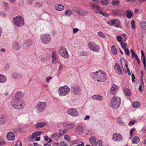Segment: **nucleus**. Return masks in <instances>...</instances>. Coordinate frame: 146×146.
Listing matches in <instances>:
<instances>
[{
	"label": "nucleus",
	"mask_w": 146,
	"mask_h": 146,
	"mask_svg": "<svg viewBox=\"0 0 146 146\" xmlns=\"http://www.w3.org/2000/svg\"><path fill=\"white\" fill-rule=\"evenodd\" d=\"M13 108L16 110H21L24 108L25 104L24 100L20 98H14L11 101Z\"/></svg>",
	"instance_id": "obj_1"
},
{
	"label": "nucleus",
	"mask_w": 146,
	"mask_h": 146,
	"mask_svg": "<svg viewBox=\"0 0 146 146\" xmlns=\"http://www.w3.org/2000/svg\"><path fill=\"white\" fill-rule=\"evenodd\" d=\"M121 103L120 98L117 96H114L111 100V106L113 109H117L119 108Z\"/></svg>",
	"instance_id": "obj_2"
},
{
	"label": "nucleus",
	"mask_w": 146,
	"mask_h": 146,
	"mask_svg": "<svg viewBox=\"0 0 146 146\" xmlns=\"http://www.w3.org/2000/svg\"><path fill=\"white\" fill-rule=\"evenodd\" d=\"M70 89L68 86H65L60 87L58 90V93L60 96H65L68 95L70 92Z\"/></svg>",
	"instance_id": "obj_3"
},
{
	"label": "nucleus",
	"mask_w": 146,
	"mask_h": 146,
	"mask_svg": "<svg viewBox=\"0 0 146 146\" xmlns=\"http://www.w3.org/2000/svg\"><path fill=\"white\" fill-rule=\"evenodd\" d=\"M15 24L18 27H21L24 25V21L22 17L18 16L13 18Z\"/></svg>",
	"instance_id": "obj_4"
},
{
	"label": "nucleus",
	"mask_w": 146,
	"mask_h": 146,
	"mask_svg": "<svg viewBox=\"0 0 146 146\" xmlns=\"http://www.w3.org/2000/svg\"><path fill=\"white\" fill-rule=\"evenodd\" d=\"M40 38L42 42L46 44L48 43L51 40L50 36L48 34H42L40 35Z\"/></svg>",
	"instance_id": "obj_5"
},
{
	"label": "nucleus",
	"mask_w": 146,
	"mask_h": 146,
	"mask_svg": "<svg viewBox=\"0 0 146 146\" xmlns=\"http://www.w3.org/2000/svg\"><path fill=\"white\" fill-rule=\"evenodd\" d=\"M46 106V103L45 102H38L35 106V108L38 113L42 111L45 109Z\"/></svg>",
	"instance_id": "obj_6"
},
{
	"label": "nucleus",
	"mask_w": 146,
	"mask_h": 146,
	"mask_svg": "<svg viewBox=\"0 0 146 146\" xmlns=\"http://www.w3.org/2000/svg\"><path fill=\"white\" fill-rule=\"evenodd\" d=\"M88 46L89 48L92 51L98 52L100 48L98 45L94 42H89Z\"/></svg>",
	"instance_id": "obj_7"
},
{
	"label": "nucleus",
	"mask_w": 146,
	"mask_h": 146,
	"mask_svg": "<svg viewBox=\"0 0 146 146\" xmlns=\"http://www.w3.org/2000/svg\"><path fill=\"white\" fill-rule=\"evenodd\" d=\"M59 53L60 56L64 58H68L69 57L68 52L66 48L63 46L60 47Z\"/></svg>",
	"instance_id": "obj_8"
},
{
	"label": "nucleus",
	"mask_w": 146,
	"mask_h": 146,
	"mask_svg": "<svg viewBox=\"0 0 146 146\" xmlns=\"http://www.w3.org/2000/svg\"><path fill=\"white\" fill-rule=\"evenodd\" d=\"M98 79L97 81L103 82L106 80V74L102 71H98Z\"/></svg>",
	"instance_id": "obj_9"
},
{
	"label": "nucleus",
	"mask_w": 146,
	"mask_h": 146,
	"mask_svg": "<svg viewBox=\"0 0 146 146\" xmlns=\"http://www.w3.org/2000/svg\"><path fill=\"white\" fill-rule=\"evenodd\" d=\"M122 139V137L120 134L115 133L113 135L112 139L114 141H120Z\"/></svg>",
	"instance_id": "obj_10"
},
{
	"label": "nucleus",
	"mask_w": 146,
	"mask_h": 146,
	"mask_svg": "<svg viewBox=\"0 0 146 146\" xmlns=\"http://www.w3.org/2000/svg\"><path fill=\"white\" fill-rule=\"evenodd\" d=\"M68 113L73 117L76 116L78 115V112L76 110L73 108H71L68 110Z\"/></svg>",
	"instance_id": "obj_11"
},
{
	"label": "nucleus",
	"mask_w": 146,
	"mask_h": 146,
	"mask_svg": "<svg viewBox=\"0 0 146 146\" xmlns=\"http://www.w3.org/2000/svg\"><path fill=\"white\" fill-rule=\"evenodd\" d=\"M119 89V87L115 84H113L110 89V93L111 95L115 94Z\"/></svg>",
	"instance_id": "obj_12"
},
{
	"label": "nucleus",
	"mask_w": 146,
	"mask_h": 146,
	"mask_svg": "<svg viewBox=\"0 0 146 146\" xmlns=\"http://www.w3.org/2000/svg\"><path fill=\"white\" fill-rule=\"evenodd\" d=\"M121 62L124 71L126 72L129 70V69L125 60L123 58H121Z\"/></svg>",
	"instance_id": "obj_13"
},
{
	"label": "nucleus",
	"mask_w": 146,
	"mask_h": 146,
	"mask_svg": "<svg viewBox=\"0 0 146 146\" xmlns=\"http://www.w3.org/2000/svg\"><path fill=\"white\" fill-rule=\"evenodd\" d=\"M115 70L118 74L122 75V70L120 65L117 63L114 66Z\"/></svg>",
	"instance_id": "obj_14"
},
{
	"label": "nucleus",
	"mask_w": 146,
	"mask_h": 146,
	"mask_svg": "<svg viewBox=\"0 0 146 146\" xmlns=\"http://www.w3.org/2000/svg\"><path fill=\"white\" fill-rule=\"evenodd\" d=\"M73 91L76 95H78L80 92L81 90L80 87L77 85L74 86L73 87Z\"/></svg>",
	"instance_id": "obj_15"
},
{
	"label": "nucleus",
	"mask_w": 146,
	"mask_h": 146,
	"mask_svg": "<svg viewBox=\"0 0 146 146\" xmlns=\"http://www.w3.org/2000/svg\"><path fill=\"white\" fill-rule=\"evenodd\" d=\"M55 9L58 11H61L64 9V7L60 4H56L54 6Z\"/></svg>",
	"instance_id": "obj_16"
},
{
	"label": "nucleus",
	"mask_w": 146,
	"mask_h": 146,
	"mask_svg": "<svg viewBox=\"0 0 146 146\" xmlns=\"http://www.w3.org/2000/svg\"><path fill=\"white\" fill-rule=\"evenodd\" d=\"M21 47L20 44L18 42H15L13 44L12 48L15 50H18L20 49Z\"/></svg>",
	"instance_id": "obj_17"
},
{
	"label": "nucleus",
	"mask_w": 146,
	"mask_h": 146,
	"mask_svg": "<svg viewBox=\"0 0 146 146\" xmlns=\"http://www.w3.org/2000/svg\"><path fill=\"white\" fill-rule=\"evenodd\" d=\"M112 12L117 16H121L123 13V10L121 9L114 10L112 11Z\"/></svg>",
	"instance_id": "obj_18"
},
{
	"label": "nucleus",
	"mask_w": 146,
	"mask_h": 146,
	"mask_svg": "<svg viewBox=\"0 0 146 146\" xmlns=\"http://www.w3.org/2000/svg\"><path fill=\"white\" fill-rule=\"evenodd\" d=\"M14 134L11 132H9L7 134V137L9 141H12L15 138Z\"/></svg>",
	"instance_id": "obj_19"
},
{
	"label": "nucleus",
	"mask_w": 146,
	"mask_h": 146,
	"mask_svg": "<svg viewBox=\"0 0 146 146\" xmlns=\"http://www.w3.org/2000/svg\"><path fill=\"white\" fill-rule=\"evenodd\" d=\"M7 119V117L5 115H1L0 116V124L1 125L4 124Z\"/></svg>",
	"instance_id": "obj_20"
},
{
	"label": "nucleus",
	"mask_w": 146,
	"mask_h": 146,
	"mask_svg": "<svg viewBox=\"0 0 146 146\" xmlns=\"http://www.w3.org/2000/svg\"><path fill=\"white\" fill-rule=\"evenodd\" d=\"M98 71L96 72L92 73L91 74L92 78L94 79V80L97 81L98 79Z\"/></svg>",
	"instance_id": "obj_21"
},
{
	"label": "nucleus",
	"mask_w": 146,
	"mask_h": 146,
	"mask_svg": "<svg viewBox=\"0 0 146 146\" xmlns=\"http://www.w3.org/2000/svg\"><path fill=\"white\" fill-rule=\"evenodd\" d=\"M92 98L94 100L101 101L102 100V97L99 95H93L92 97Z\"/></svg>",
	"instance_id": "obj_22"
},
{
	"label": "nucleus",
	"mask_w": 146,
	"mask_h": 146,
	"mask_svg": "<svg viewBox=\"0 0 146 146\" xmlns=\"http://www.w3.org/2000/svg\"><path fill=\"white\" fill-rule=\"evenodd\" d=\"M95 12L97 13H100L106 17H108L109 16V15L105 12H103L102 10L100 8L98 11H96Z\"/></svg>",
	"instance_id": "obj_23"
},
{
	"label": "nucleus",
	"mask_w": 146,
	"mask_h": 146,
	"mask_svg": "<svg viewBox=\"0 0 146 146\" xmlns=\"http://www.w3.org/2000/svg\"><path fill=\"white\" fill-rule=\"evenodd\" d=\"M12 78L14 79H20L22 78L21 75L17 73H14L11 75Z\"/></svg>",
	"instance_id": "obj_24"
},
{
	"label": "nucleus",
	"mask_w": 146,
	"mask_h": 146,
	"mask_svg": "<svg viewBox=\"0 0 146 146\" xmlns=\"http://www.w3.org/2000/svg\"><path fill=\"white\" fill-rule=\"evenodd\" d=\"M83 131V127L81 125H78L76 129V132L79 133H82Z\"/></svg>",
	"instance_id": "obj_25"
},
{
	"label": "nucleus",
	"mask_w": 146,
	"mask_h": 146,
	"mask_svg": "<svg viewBox=\"0 0 146 146\" xmlns=\"http://www.w3.org/2000/svg\"><path fill=\"white\" fill-rule=\"evenodd\" d=\"M46 123L44 122H40L36 124L35 126V128H40L44 127L46 125Z\"/></svg>",
	"instance_id": "obj_26"
},
{
	"label": "nucleus",
	"mask_w": 146,
	"mask_h": 146,
	"mask_svg": "<svg viewBox=\"0 0 146 146\" xmlns=\"http://www.w3.org/2000/svg\"><path fill=\"white\" fill-rule=\"evenodd\" d=\"M127 13L126 17L128 19L131 18L133 15V13L130 9L127 10L125 11Z\"/></svg>",
	"instance_id": "obj_27"
},
{
	"label": "nucleus",
	"mask_w": 146,
	"mask_h": 146,
	"mask_svg": "<svg viewBox=\"0 0 146 146\" xmlns=\"http://www.w3.org/2000/svg\"><path fill=\"white\" fill-rule=\"evenodd\" d=\"M139 137L135 136L132 139V143L133 144L138 143L139 142Z\"/></svg>",
	"instance_id": "obj_28"
},
{
	"label": "nucleus",
	"mask_w": 146,
	"mask_h": 146,
	"mask_svg": "<svg viewBox=\"0 0 146 146\" xmlns=\"http://www.w3.org/2000/svg\"><path fill=\"white\" fill-rule=\"evenodd\" d=\"M7 80V78L5 76L0 74V82L3 83L6 82Z\"/></svg>",
	"instance_id": "obj_29"
},
{
	"label": "nucleus",
	"mask_w": 146,
	"mask_h": 146,
	"mask_svg": "<svg viewBox=\"0 0 146 146\" xmlns=\"http://www.w3.org/2000/svg\"><path fill=\"white\" fill-rule=\"evenodd\" d=\"M96 141V139L95 137H92L90 139V141L91 144L93 146H94Z\"/></svg>",
	"instance_id": "obj_30"
},
{
	"label": "nucleus",
	"mask_w": 146,
	"mask_h": 146,
	"mask_svg": "<svg viewBox=\"0 0 146 146\" xmlns=\"http://www.w3.org/2000/svg\"><path fill=\"white\" fill-rule=\"evenodd\" d=\"M42 131L40 132H35L33 133V135L31 137V139H34V138L35 137H36L37 136H39L40 135V132H42Z\"/></svg>",
	"instance_id": "obj_31"
},
{
	"label": "nucleus",
	"mask_w": 146,
	"mask_h": 146,
	"mask_svg": "<svg viewBox=\"0 0 146 146\" xmlns=\"http://www.w3.org/2000/svg\"><path fill=\"white\" fill-rule=\"evenodd\" d=\"M74 127V125L73 123H71L67 124H66V127L67 129L70 130L73 128Z\"/></svg>",
	"instance_id": "obj_32"
},
{
	"label": "nucleus",
	"mask_w": 146,
	"mask_h": 146,
	"mask_svg": "<svg viewBox=\"0 0 146 146\" xmlns=\"http://www.w3.org/2000/svg\"><path fill=\"white\" fill-rule=\"evenodd\" d=\"M124 93L127 96H130L131 94L130 90L127 88H125L124 89Z\"/></svg>",
	"instance_id": "obj_33"
},
{
	"label": "nucleus",
	"mask_w": 146,
	"mask_h": 146,
	"mask_svg": "<svg viewBox=\"0 0 146 146\" xmlns=\"http://www.w3.org/2000/svg\"><path fill=\"white\" fill-rule=\"evenodd\" d=\"M140 26L143 29H146V22H141L140 23Z\"/></svg>",
	"instance_id": "obj_34"
},
{
	"label": "nucleus",
	"mask_w": 146,
	"mask_h": 146,
	"mask_svg": "<svg viewBox=\"0 0 146 146\" xmlns=\"http://www.w3.org/2000/svg\"><path fill=\"white\" fill-rule=\"evenodd\" d=\"M111 52L114 55H115L117 54V52L116 48L114 45H112L111 47Z\"/></svg>",
	"instance_id": "obj_35"
},
{
	"label": "nucleus",
	"mask_w": 146,
	"mask_h": 146,
	"mask_svg": "<svg viewBox=\"0 0 146 146\" xmlns=\"http://www.w3.org/2000/svg\"><path fill=\"white\" fill-rule=\"evenodd\" d=\"M90 5L92 7L94 8V9L96 11H98L100 7L98 6L97 5H95L93 3H90Z\"/></svg>",
	"instance_id": "obj_36"
},
{
	"label": "nucleus",
	"mask_w": 146,
	"mask_h": 146,
	"mask_svg": "<svg viewBox=\"0 0 146 146\" xmlns=\"http://www.w3.org/2000/svg\"><path fill=\"white\" fill-rule=\"evenodd\" d=\"M111 3L112 5L114 6H117L119 5V2L118 0H113L112 1Z\"/></svg>",
	"instance_id": "obj_37"
},
{
	"label": "nucleus",
	"mask_w": 146,
	"mask_h": 146,
	"mask_svg": "<svg viewBox=\"0 0 146 146\" xmlns=\"http://www.w3.org/2000/svg\"><path fill=\"white\" fill-rule=\"evenodd\" d=\"M52 62L53 64H56L58 62V57L52 58Z\"/></svg>",
	"instance_id": "obj_38"
},
{
	"label": "nucleus",
	"mask_w": 146,
	"mask_h": 146,
	"mask_svg": "<svg viewBox=\"0 0 146 146\" xmlns=\"http://www.w3.org/2000/svg\"><path fill=\"white\" fill-rule=\"evenodd\" d=\"M72 14L71 11L69 10H67L65 12L64 14L67 16H70Z\"/></svg>",
	"instance_id": "obj_39"
},
{
	"label": "nucleus",
	"mask_w": 146,
	"mask_h": 146,
	"mask_svg": "<svg viewBox=\"0 0 146 146\" xmlns=\"http://www.w3.org/2000/svg\"><path fill=\"white\" fill-rule=\"evenodd\" d=\"M115 23V21L114 19H112L108 22V23L110 26H113L114 25Z\"/></svg>",
	"instance_id": "obj_40"
},
{
	"label": "nucleus",
	"mask_w": 146,
	"mask_h": 146,
	"mask_svg": "<svg viewBox=\"0 0 146 146\" xmlns=\"http://www.w3.org/2000/svg\"><path fill=\"white\" fill-rule=\"evenodd\" d=\"M98 35L100 37L103 38H106L105 35L101 32H99L98 33Z\"/></svg>",
	"instance_id": "obj_41"
},
{
	"label": "nucleus",
	"mask_w": 146,
	"mask_h": 146,
	"mask_svg": "<svg viewBox=\"0 0 146 146\" xmlns=\"http://www.w3.org/2000/svg\"><path fill=\"white\" fill-rule=\"evenodd\" d=\"M139 103L137 102H133L132 104V105L133 107L137 108L139 106Z\"/></svg>",
	"instance_id": "obj_42"
},
{
	"label": "nucleus",
	"mask_w": 146,
	"mask_h": 146,
	"mask_svg": "<svg viewBox=\"0 0 146 146\" xmlns=\"http://www.w3.org/2000/svg\"><path fill=\"white\" fill-rule=\"evenodd\" d=\"M131 27L132 29H135V21L134 20H132L131 21Z\"/></svg>",
	"instance_id": "obj_43"
},
{
	"label": "nucleus",
	"mask_w": 146,
	"mask_h": 146,
	"mask_svg": "<svg viewBox=\"0 0 146 146\" xmlns=\"http://www.w3.org/2000/svg\"><path fill=\"white\" fill-rule=\"evenodd\" d=\"M82 10L81 9L77 8L76 9V13L78 15H81V14Z\"/></svg>",
	"instance_id": "obj_44"
},
{
	"label": "nucleus",
	"mask_w": 146,
	"mask_h": 146,
	"mask_svg": "<svg viewBox=\"0 0 146 146\" xmlns=\"http://www.w3.org/2000/svg\"><path fill=\"white\" fill-rule=\"evenodd\" d=\"M141 58L143 60V64L144 66V68H145L146 67V58L145 56H143L142 57L141 56Z\"/></svg>",
	"instance_id": "obj_45"
},
{
	"label": "nucleus",
	"mask_w": 146,
	"mask_h": 146,
	"mask_svg": "<svg viewBox=\"0 0 146 146\" xmlns=\"http://www.w3.org/2000/svg\"><path fill=\"white\" fill-rule=\"evenodd\" d=\"M101 3L103 5H106L108 4V0H101Z\"/></svg>",
	"instance_id": "obj_46"
},
{
	"label": "nucleus",
	"mask_w": 146,
	"mask_h": 146,
	"mask_svg": "<svg viewBox=\"0 0 146 146\" xmlns=\"http://www.w3.org/2000/svg\"><path fill=\"white\" fill-rule=\"evenodd\" d=\"M22 93L20 91L17 92L16 94V98H20L22 96Z\"/></svg>",
	"instance_id": "obj_47"
},
{
	"label": "nucleus",
	"mask_w": 146,
	"mask_h": 146,
	"mask_svg": "<svg viewBox=\"0 0 146 146\" xmlns=\"http://www.w3.org/2000/svg\"><path fill=\"white\" fill-rule=\"evenodd\" d=\"M127 45V43L124 42H122L121 43V46L123 49H125V48Z\"/></svg>",
	"instance_id": "obj_48"
},
{
	"label": "nucleus",
	"mask_w": 146,
	"mask_h": 146,
	"mask_svg": "<svg viewBox=\"0 0 146 146\" xmlns=\"http://www.w3.org/2000/svg\"><path fill=\"white\" fill-rule=\"evenodd\" d=\"M48 59L46 57H42L40 59V60L42 62H45L47 61Z\"/></svg>",
	"instance_id": "obj_49"
},
{
	"label": "nucleus",
	"mask_w": 146,
	"mask_h": 146,
	"mask_svg": "<svg viewBox=\"0 0 146 146\" xmlns=\"http://www.w3.org/2000/svg\"><path fill=\"white\" fill-rule=\"evenodd\" d=\"M52 58L56 57H57V53L56 51H54L52 52Z\"/></svg>",
	"instance_id": "obj_50"
},
{
	"label": "nucleus",
	"mask_w": 146,
	"mask_h": 146,
	"mask_svg": "<svg viewBox=\"0 0 146 146\" xmlns=\"http://www.w3.org/2000/svg\"><path fill=\"white\" fill-rule=\"evenodd\" d=\"M88 12L84 11H82L81 14V15L85 16L88 15Z\"/></svg>",
	"instance_id": "obj_51"
},
{
	"label": "nucleus",
	"mask_w": 146,
	"mask_h": 146,
	"mask_svg": "<svg viewBox=\"0 0 146 146\" xmlns=\"http://www.w3.org/2000/svg\"><path fill=\"white\" fill-rule=\"evenodd\" d=\"M80 54L81 56H87L88 55V53L86 51H83L81 52Z\"/></svg>",
	"instance_id": "obj_52"
},
{
	"label": "nucleus",
	"mask_w": 146,
	"mask_h": 146,
	"mask_svg": "<svg viewBox=\"0 0 146 146\" xmlns=\"http://www.w3.org/2000/svg\"><path fill=\"white\" fill-rule=\"evenodd\" d=\"M64 139L67 141H69L70 140V137L68 135H65L64 136Z\"/></svg>",
	"instance_id": "obj_53"
},
{
	"label": "nucleus",
	"mask_w": 146,
	"mask_h": 146,
	"mask_svg": "<svg viewBox=\"0 0 146 146\" xmlns=\"http://www.w3.org/2000/svg\"><path fill=\"white\" fill-rule=\"evenodd\" d=\"M5 144V143L3 141V139L1 138H0V146L4 145Z\"/></svg>",
	"instance_id": "obj_54"
},
{
	"label": "nucleus",
	"mask_w": 146,
	"mask_h": 146,
	"mask_svg": "<svg viewBox=\"0 0 146 146\" xmlns=\"http://www.w3.org/2000/svg\"><path fill=\"white\" fill-rule=\"evenodd\" d=\"M61 146H68L67 143L65 142L62 141L60 143Z\"/></svg>",
	"instance_id": "obj_55"
},
{
	"label": "nucleus",
	"mask_w": 146,
	"mask_h": 146,
	"mask_svg": "<svg viewBox=\"0 0 146 146\" xmlns=\"http://www.w3.org/2000/svg\"><path fill=\"white\" fill-rule=\"evenodd\" d=\"M116 38L117 40L119 42H121L122 40V39L120 36H117Z\"/></svg>",
	"instance_id": "obj_56"
},
{
	"label": "nucleus",
	"mask_w": 146,
	"mask_h": 146,
	"mask_svg": "<svg viewBox=\"0 0 146 146\" xmlns=\"http://www.w3.org/2000/svg\"><path fill=\"white\" fill-rule=\"evenodd\" d=\"M42 6V4L40 3H36L35 4V7L37 8H39Z\"/></svg>",
	"instance_id": "obj_57"
},
{
	"label": "nucleus",
	"mask_w": 146,
	"mask_h": 146,
	"mask_svg": "<svg viewBox=\"0 0 146 146\" xmlns=\"http://www.w3.org/2000/svg\"><path fill=\"white\" fill-rule=\"evenodd\" d=\"M52 79V77L50 76L47 77L46 78V81L47 82H50L49 80H50Z\"/></svg>",
	"instance_id": "obj_58"
},
{
	"label": "nucleus",
	"mask_w": 146,
	"mask_h": 146,
	"mask_svg": "<svg viewBox=\"0 0 146 146\" xmlns=\"http://www.w3.org/2000/svg\"><path fill=\"white\" fill-rule=\"evenodd\" d=\"M15 146H22V143L20 141H18L16 144Z\"/></svg>",
	"instance_id": "obj_59"
},
{
	"label": "nucleus",
	"mask_w": 146,
	"mask_h": 146,
	"mask_svg": "<svg viewBox=\"0 0 146 146\" xmlns=\"http://www.w3.org/2000/svg\"><path fill=\"white\" fill-rule=\"evenodd\" d=\"M3 5L5 7V8H7L8 6V3L5 2H4L3 3Z\"/></svg>",
	"instance_id": "obj_60"
},
{
	"label": "nucleus",
	"mask_w": 146,
	"mask_h": 146,
	"mask_svg": "<svg viewBox=\"0 0 146 146\" xmlns=\"http://www.w3.org/2000/svg\"><path fill=\"white\" fill-rule=\"evenodd\" d=\"M125 52L127 55H129L130 54L129 50L127 48L124 49Z\"/></svg>",
	"instance_id": "obj_61"
},
{
	"label": "nucleus",
	"mask_w": 146,
	"mask_h": 146,
	"mask_svg": "<svg viewBox=\"0 0 146 146\" xmlns=\"http://www.w3.org/2000/svg\"><path fill=\"white\" fill-rule=\"evenodd\" d=\"M79 30V29L77 28H74L73 29L72 32L74 33H76Z\"/></svg>",
	"instance_id": "obj_62"
},
{
	"label": "nucleus",
	"mask_w": 146,
	"mask_h": 146,
	"mask_svg": "<svg viewBox=\"0 0 146 146\" xmlns=\"http://www.w3.org/2000/svg\"><path fill=\"white\" fill-rule=\"evenodd\" d=\"M135 122V121L134 120H133L132 121H130L129 123V125L130 126H132L133 124H134Z\"/></svg>",
	"instance_id": "obj_63"
},
{
	"label": "nucleus",
	"mask_w": 146,
	"mask_h": 146,
	"mask_svg": "<svg viewBox=\"0 0 146 146\" xmlns=\"http://www.w3.org/2000/svg\"><path fill=\"white\" fill-rule=\"evenodd\" d=\"M10 67V65L9 64H6L4 68L6 69L7 70Z\"/></svg>",
	"instance_id": "obj_64"
}]
</instances>
